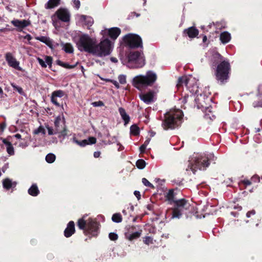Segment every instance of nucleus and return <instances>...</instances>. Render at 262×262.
Returning a JSON list of instances; mask_svg holds the SVG:
<instances>
[{
    "label": "nucleus",
    "mask_w": 262,
    "mask_h": 262,
    "mask_svg": "<svg viewBox=\"0 0 262 262\" xmlns=\"http://www.w3.org/2000/svg\"><path fill=\"white\" fill-rule=\"evenodd\" d=\"M11 85L13 88V90L17 91L20 95L25 96V93L22 88L16 85L14 83H11Z\"/></svg>",
    "instance_id": "nucleus-32"
},
{
    "label": "nucleus",
    "mask_w": 262,
    "mask_h": 262,
    "mask_svg": "<svg viewBox=\"0 0 262 262\" xmlns=\"http://www.w3.org/2000/svg\"><path fill=\"white\" fill-rule=\"evenodd\" d=\"M140 99L147 104H150L154 99V93L149 92L146 94H143L140 95Z\"/></svg>",
    "instance_id": "nucleus-21"
},
{
    "label": "nucleus",
    "mask_w": 262,
    "mask_h": 262,
    "mask_svg": "<svg viewBox=\"0 0 262 262\" xmlns=\"http://www.w3.org/2000/svg\"><path fill=\"white\" fill-rule=\"evenodd\" d=\"M190 205L188 200L185 199L178 200L174 203L172 208V216L173 218L179 219L183 214L184 211L188 209Z\"/></svg>",
    "instance_id": "nucleus-9"
},
{
    "label": "nucleus",
    "mask_w": 262,
    "mask_h": 262,
    "mask_svg": "<svg viewBox=\"0 0 262 262\" xmlns=\"http://www.w3.org/2000/svg\"><path fill=\"white\" fill-rule=\"evenodd\" d=\"M82 17L84 18L85 23L88 26H91L93 24V20L92 19V18H89V19L88 20H86V16H82Z\"/></svg>",
    "instance_id": "nucleus-53"
},
{
    "label": "nucleus",
    "mask_w": 262,
    "mask_h": 262,
    "mask_svg": "<svg viewBox=\"0 0 262 262\" xmlns=\"http://www.w3.org/2000/svg\"><path fill=\"white\" fill-rule=\"evenodd\" d=\"M74 7L78 10L80 6V2L79 0H73Z\"/></svg>",
    "instance_id": "nucleus-54"
},
{
    "label": "nucleus",
    "mask_w": 262,
    "mask_h": 262,
    "mask_svg": "<svg viewBox=\"0 0 262 262\" xmlns=\"http://www.w3.org/2000/svg\"><path fill=\"white\" fill-rule=\"evenodd\" d=\"M255 214V211L254 210H252L251 211H248L246 214V216L247 217H250L251 215H254Z\"/></svg>",
    "instance_id": "nucleus-58"
},
{
    "label": "nucleus",
    "mask_w": 262,
    "mask_h": 262,
    "mask_svg": "<svg viewBox=\"0 0 262 262\" xmlns=\"http://www.w3.org/2000/svg\"><path fill=\"white\" fill-rule=\"evenodd\" d=\"M56 63L58 65L64 68L69 69H73V68H75L78 64V62H77L75 64L71 65L68 63L63 62L60 60H57L56 61Z\"/></svg>",
    "instance_id": "nucleus-30"
},
{
    "label": "nucleus",
    "mask_w": 262,
    "mask_h": 262,
    "mask_svg": "<svg viewBox=\"0 0 262 262\" xmlns=\"http://www.w3.org/2000/svg\"><path fill=\"white\" fill-rule=\"evenodd\" d=\"M75 232V223L74 221H70L64 231V235L65 237L68 238L71 237Z\"/></svg>",
    "instance_id": "nucleus-18"
},
{
    "label": "nucleus",
    "mask_w": 262,
    "mask_h": 262,
    "mask_svg": "<svg viewBox=\"0 0 262 262\" xmlns=\"http://www.w3.org/2000/svg\"><path fill=\"white\" fill-rule=\"evenodd\" d=\"M231 37L230 34L227 31H224L221 33L220 35V39L224 44H226L229 42L231 40Z\"/></svg>",
    "instance_id": "nucleus-23"
},
{
    "label": "nucleus",
    "mask_w": 262,
    "mask_h": 262,
    "mask_svg": "<svg viewBox=\"0 0 262 262\" xmlns=\"http://www.w3.org/2000/svg\"><path fill=\"white\" fill-rule=\"evenodd\" d=\"M224 60L223 57L220 54L217 52L215 53L211 58L210 66L212 68L215 69Z\"/></svg>",
    "instance_id": "nucleus-15"
},
{
    "label": "nucleus",
    "mask_w": 262,
    "mask_h": 262,
    "mask_svg": "<svg viewBox=\"0 0 262 262\" xmlns=\"http://www.w3.org/2000/svg\"><path fill=\"white\" fill-rule=\"evenodd\" d=\"M120 33L121 29L117 27L111 28L108 30V35L113 40L116 39Z\"/></svg>",
    "instance_id": "nucleus-20"
},
{
    "label": "nucleus",
    "mask_w": 262,
    "mask_h": 262,
    "mask_svg": "<svg viewBox=\"0 0 262 262\" xmlns=\"http://www.w3.org/2000/svg\"><path fill=\"white\" fill-rule=\"evenodd\" d=\"M61 121V117L60 116H57L54 121V125L55 127V130L57 131V132H59V130H60V128L59 126V124Z\"/></svg>",
    "instance_id": "nucleus-39"
},
{
    "label": "nucleus",
    "mask_w": 262,
    "mask_h": 262,
    "mask_svg": "<svg viewBox=\"0 0 262 262\" xmlns=\"http://www.w3.org/2000/svg\"><path fill=\"white\" fill-rule=\"evenodd\" d=\"M93 106L98 107V106H102L104 105V103L102 101H95L92 103Z\"/></svg>",
    "instance_id": "nucleus-50"
},
{
    "label": "nucleus",
    "mask_w": 262,
    "mask_h": 262,
    "mask_svg": "<svg viewBox=\"0 0 262 262\" xmlns=\"http://www.w3.org/2000/svg\"><path fill=\"white\" fill-rule=\"evenodd\" d=\"M77 226L79 229L83 230L84 235L90 237H95L99 233L100 224L90 217L86 220L85 216H82L78 220Z\"/></svg>",
    "instance_id": "nucleus-2"
},
{
    "label": "nucleus",
    "mask_w": 262,
    "mask_h": 262,
    "mask_svg": "<svg viewBox=\"0 0 262 262\" xmlns=\"http://www.w3.org/2000/svg\"><path fill=\"white\" fill-rule=\"evenodd\" d=\"M176 193H174L173 189H170L166 195V200L169 202L170 204L175 203L176 200L175 198Z\"/></svg>",
    "instance_id": "nucleus-24"
},
{
    "label": "nucleus",
    "mask_w": 262,
    "mask_h": 262,
    "mask_svg": "<svg viewBox=\"0 0 262 262\" xmlns=\"http://www.w3.org/2000/svg\"><path fill=\"white\" fill-rule=\"evenodd\" d=\"M118 80L119 82L122 84H124L126 83V76L124 75H120L118 76Z\"/></svg>",
    "instance_id": "nucleus-45"
},
{
    "label": "nucleus",
    "mask_w": 262,
    "mask_h": 262,
    "mask_svg": "<svg viewBox=\"0 0 262 262\" xmlns=\"http://www.w3.org/2000/svg\"><path fill=\"white\" fill-rule=\"evenodd\" d=\"M195 101L196 102V103L198 104V106L199 107V105H201L202 106H203V104L199 102V100H200V98L199 97V96H197V97L195 98Z\"/></svg>",
    "instance_id": "nucleus-60"
},
{
    "label": "nucleus",
    "mask_w": 262,
    "mask_h": 262,
    "mask_svg": "<svg viewBox=\"0 0 262 262\" xmlns=\"http://www.w3.org/2000/svg\"><path fill=\"white\" fill-rule=\"evenodd\" d=\"M143 243L147 245L153 244V238L150 236H145L143 237Z\"/></svg>",
    "instance_id": "nucleus-40"
},
{
    "label": "nucleus",
    "mask_w": 262,
    "mask_h": 262,
    "mask_svg": "<svg viewBox=\"0 0 262 262\" xmlns=\"http://www.w3.org/2000/svg\"><path fill=\"white\" fill-rule=\"evenodd\" d=\"M145 165L146 162L143 159H139L136 162V166L139 169H143L145 167Z\"/></svg>",
    "instance_id": "nucleus-37"
},
{
    "label": "nucleus",
    "mask_w": 262,
    "mask_h": 262,
    "mask_svg": "<svg viewBox=\"0 0 262 262\" xmlns=\"http://www.w3.org/2000/svg\"><path fill=\"white\" fill-rule=\"evenodd\" d=\"M5 58L10 67L19 71L21 70V68L19 66V62L16 60L10 52H8L6 54Z\"/></svg>",
    "instance_id": "nucleus-12"
},
{
    "label": "nucleus",
    "mask_w": 262,
    "mask_h": 262,
    "mask_svg": "<svg viewBox=\"0 0 262 262\" xmlns=\"http://www.w3.org/2000/svg\"><path fill=\"white\" fill-rule=\"evenodd\" d=\"M47 38H48L47 37L43 36L35 37V39L36 40H39L40 41H41L42 42H44V41H46V40L47 39Z\"/></svg>",
    "instance_id": "nucleus-55"
},
{
    "label": "nucleus",
    "mask_w": 262,
    "mask_h": 262,
    "mask_svg": "<svg viewBox=\"0 0 262 262\" xmlns=\"http://www.w3.org/2000/svg\"><path fill=\"white\" fill-rule=\"evenodd\" d=\"M118 111L122 119L124 121V124H127L130 120V118L129 116L126 114L125 109L123 107H119Z\"/></svg>",
    "instance_id": "nucleus-25"
},
{
    "label": "nucleus",
    "mask_w": 262,
    "mask_h": 262,
    "mask_svg": "<svg viewBox=\"0 0 262 262\" xmlns=\"http://www.w3.org/2000/svg\"><path fill=\"white\" fill-rule=\"evenodd\" d=\"M134 194L135 195V196L137 197V198L139 200L141 198V195H140V193L139 191H135L134 192Z\"/></svg>",
    "instance_id": "nucleus-61"
},
{
    "label": "nucleus",
    "mask_w": 262,
    "mask_h": 262,
    "mask_svg": "<svg viewBox=\"0 0 262 262\" xmlns=\"http://www.w3.org/2000/svg\"><path fill=\"white\" fill-rule=\"evenodd\" d=\"M13 185L15 186L16 183L15 182L13 183L9 178H6L3 181V186L4 189L7 190H9L13 186Z\"/></svg>",
    "instance_id": "nucleus-27"
},
{
    "label": "nucleus",
    "mask_w": 262,
    "mask_h": 262,
    "mask_svg": "<svg viewBox=\"0 0 262 262\" xmlns=\"http://www.w3.org/2000/svg\"><path fill=\"white\" fill-rule=\"evenodd\" d=\"M231 68L228 60L222 61L216 68H215L214 75L215 79L220 84H224L228 81Z\"/></svg>",
    "instance_id": "nucleus-4"
},
{
    "label": "nucleus",
    "mask_w": 262,
    "mask_h": 262,
    "mask_svg": "<svg viewBox=\"0 0 262 262\" xmlns=\"http://www.w3.org/2000/svg\"><path fill=\"white\" fill-rule=\"evenodd\" d=\"M61 46L62 47V50L67 53H72L74 49L72 45L70 43H64L62 42Z\"/></svg>",
    "instance_id": "nucleus-28"
},
{
    "label": "nucleus",
    "mask_w": 262,
    "mask_h": 262,
    "mask_svg": "<svg viewBox=\"0 0 262 262\" xmlns=\"http://www.w3.org/2000/svg\"><path fill=\"white\" fill-rule=\"evenodd\" d=\"M129 64H133L134 68H142L145 64L144 59L139 51L130 52L127 55Z\"/></svg>",
    "instance_id": "nucleus-10"
},
{
    "label": "nucleus",
    "mask_w": 262,
    "mask_h": 262,
    "mask_svg": "<svg viewBox=\"0 0 262 262\" xmlns=\"http://www.w3.org/2000/svg\"><path fill=\"white\" fill-rule=\"evenodd\" d=\"M88 140V145L95 144V143H96V141H97L96 138L94 137H90L88 138V140Z\"/></svg>",
    "instance_id": "nucleus-49"
},
{
    "label": "nucleus",
    "mask_w": 262,
    "mask_h": 262,
    "mask_svg": "<svg viewBox=\"0 0 262 262\" xmlns=\"http://www.w3.org/2000/svg\"><path fill=\"white\" fill-rule=\"evenodd\" d=\"M11 24L17 28L18 31H21L23 29L30 25L31 22L29 20L14 19L11 21Z\"/></svg>",
    "instance_id": "nucleus-14"
},
{
    "label": "nucleus",
    "mask_w": 262,
    "mask_h": 262,
    "mask_svg": "<svg viewBox=\"0 0 262 262\" xmlns=\"http://www.w3.org/2000/svg\"><path fill=\"white\" fill-rule=\"evenodd\" d=\"M67 132H68V130L66 128V125L64 124L63 129L62 130H61V129H60V130H59V132H57V134H59L58 137L64 138L65 137L67 136V133H68Z\"/></svg>",
    "instance_id": "nucleus-35"
},
{
    "label": "nucleus",
    "mask_w": 262,
    "mask_h": 262,
    "mask_svg": "<svg viewBox=\"0 0 262 262\" xmlns=\"http://www.w3.org/2000/svg\"><path fill=\"white\" fill-rule=\"evenodd\" d=\"M209 165V158L205 156L201 155L195 158L193 163H189L186 170L190 169L195 173L198 169L205 170Z\"/></svg>",
    "instance_id": "nucleus-7"
},
{
    "label": "nucleus",
    "mask_w": 262,
    "mask_h": 262,
    "mask_svg": "<svg viewBox=\"0 0 262 262\" xmlns=\"http://www.w3.org/2000/svg\"><path fill=\"white\" fill-rule=\"evenodd\" d=\"M183 116V112L180 110L168 112L164 115L162 126L164 130L174 129L181 125Z\"/></svg>",
    "instance_id": "nucleus-1"
},
{
    "label": "nucleus",
    "mask_w": 262,
    "mask_h": 262,
    "mask_svg": "<svg viewBox=\"0 0 262 262\" xmlns=\"http://www.w3.org/2000/svg\"><path fill=\"white\" fill-rule=\"evenodd\" d=\"M193 80L187 78L186 76L179 78L177 86L179 89L181 86L185 85L187 89L190 91L192 94L196 93L198 91V86L196 84H194L192 82Z\"/></svg>",
    "instance_id": "nucleus-11"
},
{
    "label": "nucleus",
    "mask_w": 262,
    "mask_h": 262,
    "mask_svg": "<svg viewBox=\"0 0 262 262\" xmlns=\"http://www.w3.org/2000/svg\"><path fill=\"white\" fill-rule=\"evenodd\" d=\"M28 193L33 196H36L39 193V190L36 184H33L28 189Z\"/></svg>",
    "instance_id": "nucleus-26"
},
{
    "label": "nucleus",
    "mask_w": 262,
    "mask_h": 262,
    "mask_svg": "<svg viewBox=\"0 0 262 262\" xmlns=\"http://www.w3.org/2000/svg\"><path fill=\"white\" fill-rule=\"evenodd\" d=\"M73 141L75 143L79 145L81 147H84L87 145H88V140L85 139L82 141H79L77 140L75 138H73Z\"/></svg>",
    "instance_id": "nucleus-38"
},
{
    "label": "nucleus",
    "mask_w": 262,
    "mask_h": 262,
    "mask_svg": "<svg viewBox=\"0 0 262 262\" xmlns=\"http://www.w3.org/2000/svg\"><path fill=\"white\" fill-rule=\"evenodd\" d=\"M37 60L39 63V64L42 67V68H46L47 67V64L46 63L45 61L41 58L38 57L37 58Z\"/></svg>",
    "instance_id": "nucleus-52"
},
{
    "label": "nucleus",
    "mask_w": 262,
    "mask_h": 262,
    "mask_svg": "<svg viewBox=\"0 0 262 262\" xmlns=\"http://www.w3.org/2000/svg\"><path fill=\"white\" fill-rule=\"evenodd\" d=\"M33 133L35 135H37L39 133H42L45 135L46 134V130L42 126H40L38 128L34 130Z\"/></svg>",
    "instance_id": "nucleus-41"
},
{
    "label": "nucleus",
    "mask_w": 262,
    "mask_h": 262,
    "mask_svg": "<svg viewBox=\"0 0 262 262\" xmlns=\"http://www.w3.org/2000/svg\"><path fill=\"white\" fill-rule=\"evenodd\" d=\"M46 127L48 129V134L49 135H53L57 134V131L55 129L54 131V129H53V128L52 127H50L49 126H47Z\"/></svg>",
    "instance_id": "nucleus-48"
},
{
    "label": "nucleus",
    "mask_w": 262,
    "mask_h": 262,
    "mask_svg": "<svg viewBox=\"0 0 262 262\" xmlns=\"http://www.w3.org/2000/svg\"><path fill=\"white\" fill-rule=\"evenodd\" d=\"M142 232L141 229H138V230L132 234H128L126 235L125 238L128 241H132L134 239H137L140 237Z\"/></svg>",
    "instance_id": "nucleus-22"
},
{
    "label": "nucleus",
    "mask_w": 262,
    "mask_h": 262,
    "mask_svg": "<svg viewBox=\"0 0 262 262\" xmlns=\"http://www.w3.org/2000/svg\"><path fill=\"white\" fill-rule=\"evenodd\" d=\"M111 83L115 86L116 89H118L120 88V85L117 81L113 80L112 81H111Z\"/></svg>",
    "instance_id": "nucleus-59"
},
{
    "label": "nucleus",
    "mask_w": 262,
    "mask_h": 262,
    "mask_svg": "<svg viewBox=\"0 0 262 262\" xmlns=\"http://www.w3.org/2000/svg\"><path fill=\"white\" fill-rule=\"evenodd\" d=\"M142 182L145 186L151 188H154V185L151 183H150L146 178H142Z\"/></svg>",
    "instance_id": "nucleus-42"
},
{
    "label": "nucleus",
    "mask_w": 262,
    "mask_h": 262,
    "mask_svg": "<svg viewBox=\"0 0 262 262\" xmlns=\"http://www.w3.org/2000/svg\"><path fill=\"white\" fill-rule=\"evenodd\" d=\"M56 14L59 19L63 22H69L70 20V14L67 9L60 8L56 12Z\"/></svg>",
    "instance_id": "nucleus-13"
},
{
    "label": "nucleus",
    "mask_w": 262,
    "mask_h": 262,
    "mask_svg": "<svg viewBox=\"0 0 262 262\" xmlns=\"http://www.w3.org/2000/svg\"><path fill=\"white\" fill-rule=\"evenodd\" d=\"M110 60L112 62H114V63H117L118 62V59H117V58L116 57H111L110 58Z\"/></svg>",
    "instance_id": "nucleus-64"
},
{
    "label": "nucleus",
    "mask_w": 262,
    "mask_h": 262,
    "mask_svg": "<svg viewBox=\"0 0 262 262\" xmlns=\"http://www.w3.org/2000/svg\"><path fill=\"white\" fill-rule=\"evenodd\" d=\"M6 128V124L5 123L0 124V130L3 131L4 129Z\"/></svg>",
    "instance_id": "nucleus-63"
},
{
    "label": "nucleus",
    "mask_w": 262,
    "mask_h": 262,
    "mask_svg": "<svg viewBox=\"0 0 262 262\" xmlns=\"http://www.w3.org/2000/svg\"><path fill=\"white\" fill-rule=\"evenodd\" d=\"M101 152L100 151H95L94 152V157L95 158H99L100 156Z\"/></svg>",
    "instance_id": "nucleus-62"
},
{
    "label": "nucleus",
    "mask_w": 262,
    "mask_h": 262,
    "mask_svg": "<svg viewBox=\"0 0 262 262\" xmlns=\"http://www.w3.org/2000/svg\"><path fill=\"white\" fill-rule=\"evenodd\" d=\"M65 94V93L63 91L59 90L54 91L52 92L51 97V102L56 106H60V105L59 103L57 100V97L61 98Z\"/></svg>",
    "instance_id": "nucleus-17"
},
{
    "label": "nucleus",
    "mask_w": 262,
    "mask_h": 262,
    "mask_svg": "<svg viewBox=\"0 0 262 262\" xmlns=\"http://www.w3.org/2000/svg\"><path fill=\"white\" fill-rule=\"evenodd\" d=\"M12 137L8 136L7 138H1L3 143L6 146V149L8 154L10 155L14 154V147L11 142Z\"/></svg>",
    "instance_id": "nucleus-16"
},
{
    "label": "nucleus",
    "mask_w": 262,
    "mask_h": 262,
    "mask_svg": "<svg viewBox=\"0 0 262 262\" xmlns=\"http://www.w3.org/2000/svg\"><path fill=\"white\" fill-rule=\"evenodd\" d=\"M239 184H243L245 187L251 185L252 182L251 180L246 179L241 181Z\"/></svg>",
    "instance_id": "nucleus-47"
},
{
    "label": "nucleus",
    "mask_w": 262,
    "mask_h": 262,
    "mask_svg": "<svg viewBox=\"0 0 262 262\" xmlns=\"http://www.w3.org/2000/svg\"><path fill=\"white\" fill-rule=\"evenodd\" d=\"M251 181L252 183L259 182L260 181V178L258 175L255 174L251 178Z\"/></svg>",
    "instance_id": "nucleus-51"
},
{
    "label": "nucleus",
    "mask_w": 262,
    "mask_h": 262,
    "mask_svg": "<svg viewBox=\"0 0 262 262\" xmlns=\"http://www.w3.org/2000/svg\"><path fill=\"white\" fill-rule=\"evenodd\" d=\"M60 0H49L45 5V8L47 9L53 8L59 4Z\"/></svg>",
    "instance_id": "nucleus-29"
},
{
    "label": "nucleus",
    "mask_w": 262,
    "mask_h": 262,
    "mask_svg": "<svg viewBox=\"0 0 262 262\" xmlns=\"http://www.w3.org/2000/svg\"><path fill=\"white\" fill-rule=\"evenodd\" d=\"M46 45H47L50 49H53L55 48L56 46H53L52 44V41L50 39V38L48 37L44 42Z\"/></svg>",
    "instance_id": "nucleus-43"
},
{
    "label": "nucleus",
    "mask_w": 262,
    "mask_h": 262,
    "mask_svg": "<svg viewBox=\"0 0 262 262\" xmlns=\"http://www.w3.org/2000/svg\"><path fill=\"white\" fill-rule=\"evenodd\" d=\"M96 39L91 38L88 34H83L77 43L78 48L93 55L96 45Z\"/></svg>",
    "instance_id": "nucleus-6"
},
{
    "label": "nucleus",
    "mask_w": 262,
    "mask_h": 262,
    "mask_svg": "<svg viewBox=\"0 0 262 262\" xmlns=\"http://www.w3.org/2000/svg\"><path fill=\"white\" fill-rule=\"evenodd\" d=\"M138 230H137V226H128L126 227V231L125 233V237H126V235L128 234H132L136 232Z\"/></svg>",
    "instance_id": "nucleus-34"
},
{
    "label": "nucleus",
    "mask_w": 262,
    "mask_h": 262,
    "mask_svg": "<svg viewBox=\"0 0 262 262\" xmlns=\"http://www.w3.org/2000/svg\"><path fill=\"white\" fill-rule=\"evenodd\" d=\"M183 34L190 38H194L199 34V30L195 27H190L183 31Z\"/></svg>",
    "instance_id": "nucleus-19"
},
{
    "label": "nucleus",
    "mask_w": 262,
    "mask_h": 262,
    "mask_svg": "<svg viewBox=\"0 0 262 262\" xmlns=\"http://www.w3.org/2000/svg\"><path fill=\"white\" fill-rule=\"evenodd\" d=\"M56 156L53 154H48L46 157V160L49 163H52L54 162Z\"/></svg>",
    "instance_id": "nucleus-36"
},
{
    "label": "nucleus",
    "mask_w": 262,
    "mask_h": 262,
    "mask_svg": "<svg viewBox=\"0 0 262 262\" xmlns=\"http://www.w3.org/2000/svg\"><path fill=\"white\" fill-rule=\"evenodd\" d=\"M157 76L151 71L146 72L145 75H138L133 79V85L140 91H142L146 87L152 86L156 82Z\"/></svg>",
    "instance_id": "nucleus-3"
},
{
    "label": "nucleus",
    "mask_w": 262,
    "mask_h": 262,
    "mask_svg": "<svg viewBox=\"0 0 262 262\" xmlns=\"http://www.w3.org/2000/svg\"><path fill=\"white\" fill-rule=\"evenodd\" d=\"M108 237L111 241H116L118 238V235L114 232L109 233Z\"/></svg>",
    "instance_id": "nucleus-46"
},
{
    "label": "nucleus",
    "mask_w": 262,
    "mask_h": 262,
    "mask_svg": "<svg viewBox=\"0 0 262 262\" xmlns=\"http://www.w3.org/2000/svg\"><path fill=\"white\" fill-rule=\"evenodd\" d=\"M146 148V143H143L139 148L141 153H144Z\"/></svg>",
    "instance_id": "nucleus-56"
},
{
    "label": "nucleus",
    "mask_w": 262,
    "mask_h": 262,
    "mask_svg": "<svg viewBox=\"0 0 262 262\" xmlns=\"http://www.w3.org/2000/svg\"><path fill=\"white\" fill-rule=\"evenodd\" d=\"M53 61V58L51 56H46L45 57V62L51 68Z\"/></svg>",
    "instance_id": "nucleus-44"
},
{
    "label": "nucleus",
    "mask_w": 262,
    "mask_h": 262,
    "mask_svg": "<svg viewBox=\"0 0 262 262\" xmlns=\"http://www.w3.org/2000/svg\"><path fill=\"white\" fill-rule=\"evenodd\" d=\"M112 220L114 222L119 223L122 222V217L120 213H116L113 215Z\"/></svg>",
    "instance_id": "nucleus-33"
},
{
    "label": "nucleus",
    "mask_w": 262,
    "mask_h": 262,
    "mask_svg": "<svg viewBox=\"0 0 262 262\" xmlns=\"http://www.w3.org/2000/svg\"><path fill=\"white\" fill-rule=\"evenodd\" d=\"M125 46L130 49L143 48L142 40L138 34L128 33L123 37Z\"/></svg>",
    "instance_id": "nucleus-8"
},
{
    "label": "nucleus",
    "mask_w": 262,
    "mask_h": 262,
    "mask_svg": "<svg viewBox=\"0 0 262 262\" xmlns=\"http://www.w3.org/2000/svg\"><path fill=\"white\" fill-rule=\"evenodd\" d=\"M254 107H262V101H258L257 102H254L253 103Z\"/></svg>",
    "instance_id": "nucleus-57"
},
{
    "label": "nucleus",
    "mask_w": 262,
    "mask_h": 262,
    "mask_svg": "<svg viewBox=\"0 0 262 262\" xmlns=\"http://www.w3.org/2000/svg\"><path fill=\"white\" fill-rule=\"evenodd\" d=\"M113 48V45L112 42L108 38H105L98 44L96 43L93 55L100 57L109 55Z\"/></svg>",
    "instance_id": "nucleus-5"
},
{
    "label": "nucleus",
    "mask_w": 262,
    "mask_h": 262,
    "mask_svg": "<svg viewBox=\"0 0 262 262\" xmlns=\"http://www.w3.org/2000/svg\"><path fill=\"white\" fill-rule=\"evenodd\" d=\"M130 132L135 136H138L140 133L139 127L136 124H133L130 127Z\"/></svg>",
    "instance_id": "nucleus-31"
}]
</instances>
